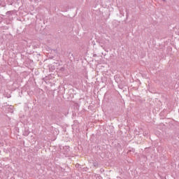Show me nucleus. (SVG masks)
<instances>
[{
	"instance_id": "f257e3e1",
	"label": "nucleus",
	"mask_w": 179,
	"mask_h": 179,
	"mask_svg": "<svg viewBox=\"0 0 179 179\" xmlns=\"http://www.w3.org/2000/svg\"><path fill=\"white\" fill-rule=\"evenodd\" d=\"M63 150H64V155L66 157L68 156V153H69V152L71 151V150H69V145H66L64 147H63Z\"/></svg>"
},
{
	"instance_id": "f03ea898",
	"label": "nucleus",
	"mask_w": 179,
	"mask_h": 179,
	"mask_svg": "<svg viewBox=\"0 0 179 179\" xmlns=\"http://www.w3.org/2000/svg\"><path fill=\"white\" fill-rule=\"evenodd\" d=\"M98 43H99V45H100V47H102V48H103V50H105V51H107V50H106V48H104V41H103V40H99V41H98Z\"/></svg>"
},
{
	"instance_id": "7ed1b4c3",
	"label": "nucleus",
	"mask_w": 179,
	"mask_h": 179,
	"mask_svg": "<svg viewBox=\"0 0 179 179\" xmlns=\"http://www.w3.org/2000/svg\"><path fill=\"white\" fill-rule=\"evenodd\" d=\"M29 134H30V131H29L28 128H25L23 135L24 136H29Z\"/></svg>"
},
{
	"instance_id": "20e7f679",
	"label": "nucleus",
	"mask_w": 179,
	"mask_h": 179,
	"mask_svg": "<svg viewBox=\"0 0 179 179\" xmlns=\"http://www.w3.org/2000/svg\"><path fill=\"white\" fill-rule=\"evenodd\" d=\"M13 13H15V11L10 10V11L6 12V15L7 17H9V16H12V15H13Z\"/></svg>"
},
{
	"instance_id": "39448f33",
	"label": "nucleus",
	"mask_w": 179,
	"mask_h": 179,
	"mask_svg": "<svg viewBox=\"0 0 179 179\" xmlns=\"http://www.w3.org/2000/svg\"><path fill=\"white\" fill-rule=\"evenodd\" d=\"M6 3H8V5H17L19 3H17V1H6Z\"/></svg>"
},
{
	"instance_id": "423d86ee",
	"label": "nucleus",
	"mask_w": 179,
	"mask_h": 179,
	"mask_svg": "<svg viewBox=\"0 0 179 179\" xmlns=\"http://www.w3.org/2000/svg\"><path fill=\"white\" fill-rule=\"evenodd\" d=\"M0 6H2L3 8H5L6 6V3L5 1H0Z\"/></svg>"
},
{
	"instance_id": "0eeeda50",
	"label": "nucleus",
	"mask_w": 179,
	"mask_h": 179,
	"mask_svg": "<svg viewBox=\"0 0 179 179\" xmlns=\"http://www.w3.org/2000/svg\"><path fill=\"white\" fill-rule=\"evenodd\" d=\"M49 69L50 71H51L52 72V71H55V66L52 65V64H50L49 65Z\"/></svg>"
},
{
	"instance_id": "6e6552de",
	"label": "nucleus",
	"mask_w": 179,
	"mask_h": 179,
	"mask_svg": "<svg viewBox=\"0 0 179 179\" xmlns=\"http://www.w3.org/2000/svg\"><path fill=\"white\" fill-rule=\"evenodd\" d=\"M92 164L94 167H99V162H97L96 161H93Z\"/></svg>"
},
{
	"instance_id": "1a4fd4ad",
	"label": "nucleus",
	"mask_w": 179,
	"mask_h": 179,
	"mask_svg": "<svg viewBox=\"0 0 179 179\" xmlns=\"http://www.w3.org/2000/svg\"><path fill=\"white\" fill-rule=\"evenodd\" d=\"M129 152H132L133 153H135V149L132 148H129Z\"/></svg>"
},
{
	"instance_id": "9d476101",
	"label": "nucleus",
	"mask_w": 179,
	"mask_h": 179,
	"mask_svg": "<svg viewBox=\"0 0 179 179\" xmlns=\"http://www.w3.org/2000/svg\"><path fill=\"white\" fill-rule=\"evenodd\" d=\"M60 72H65V67H62L59 69Z\"/></svg>"
},
{
	"instance_id": "9b49d317",
	"label": "nucleus",
	"mask_w": 179,
	"mask_h": 179,
	"mask_svg": "<svg viewBox=\"0 0 179 179\" xmlns=\"http://www.w3.org/2000/svg\"><path fill=\"white\" fill-rule=\"evenodd\" d=\"M119 88L123 90L124 89V86H122V85H119Z\"/></svg>"
},
{
	"instance_id": "f8f14e48",
	"label": "nucleus",
	"mask_w": 179,
	"mask_h": 179,
	"mask_svg": "<svg viewBox=\"0 0 179 179\" xmlns=\"http://www.w3.org/2000/svg\"><path fill=\"white\" fill-rule=\"evenodd\" d=\"M145 152H148V151L149 150V148H146L145 149Z\"/></svg>"
},
{
	"instance_id": "ddd939ff",
	"label": "nucleus",
	"mask_w": 179,
	"mask_h": 179,
	"mask_svg": "<svg viewBox=\"0 0 179 179\" xmlns=\"http://www.w3.org/2000/svg\"><path fill=\"white\" fill-rule=\"evenodd\" d=\"M80 164H76V167H79Z\"/></svg>"
},
{
	"instance_id": "4468645a",
	"label": "nucleus",
	"mask_w": 179,
	"mask_h": 179,
	"mask_svg": "<svg viewBox=\"0 0 179 179\" xmlns=\"http://www.w3.org/2000/svg\"><path fill=\"white\" fill-rule=\"evenodd\" d=\"M94 57H97V55H96V54H94Z\"/></svg>"
},
{
	"instance_id": "2eb2a0df",
	"label": "nucleus",
	"mask_w": 179,
	"mask_h": 179,
	"mask_svg": "<svg viewBox=\"0 0 179 179\" xmlns=\"http://www.w3.org/2000/svg\"><path fill=\"white\" fill-rule=\"evenodd\" d=\"M127 17H128V13H127Z\"/></svg>"
},
{
	"instance_id": "dca6fc26",
	"label": "nucleus",
	"mask_w": 179,
	"mask_h": 179,
	"mask_svg": "<svg viewBox=\"0 0 179 179\" xmlns=\"http://www.w3.org/2000/svg\"><path fill=\"white\" fill-rule=\"evenodd\" d=\"M71 56L73 57V54H71Z\"/></svg>"
},
{
	"instance_id": "f3484780",
	"label": "nucleus",
	"mask_w": 179,
	"mask_h": 179,
	"mask_svg": "<svg viewBox=\"0 0 179 179\" xmlns=\"http://www.w3.org/2000/svg\"><path fill=\"white\" fill-rule=\"evenodd\" d=\"M22 2V5H23V1H21Z\"/></svg>"
},
{
	"instance_id": "a211bd4d",
	"label": "nucleus",
	"mask_w": 179,
	"mask_h": 179,
	"mask_svg": "<svg viewBox=\"0 0 179 179\" xmlns=\"http://www.w3.org/2000/svg\"><path fill=\"white\" fill-rule=\"evenodd\" d=\"M71 52H69V55H71Z\"/></svg>"
},
{
	"instance_id": "6ab92c4d",
	"label": "nucleus",
	"mask_w": 179,
	"mask_h": 179,
	"mask_svg": "<svg viewBox=\"0 0 179 179\" xmlns=\"http://www.w3.org/2000/svg\"><path fill=\"white\" fill-rule=\"evenodd\" d=\"M1 16H5V15H1Z\"/></svg>"
},
{
	"instance_id": "aec40b11",
	"label": "nucleus",
	"mask_w": 179,
	"mask_h": 179,
	"mask_svg": "<svg viewBox=\"0 0 179 179\" xmlns=\"http://www.w3.org/2000/svg\"><path fill=\"white\" fill-rule=\"evenodd\" d=\"M77 106H79V104L77 103Z\"/></svg>"
},
{
	"instance_id": "412c9836",
	"label": "nucleus",
	"mask_w": 179,
	"mask_h": 179,
	"mask_svg": "<svg viewBox=\"0 0 179 179\" xmlns=\"http://www.w3.org/2000/svg\"><path fill=\"white\" fill-rule=\"evenodd\" d=\"M164 179H166V178H164Z\"/></svg>"
}]
</instances>
